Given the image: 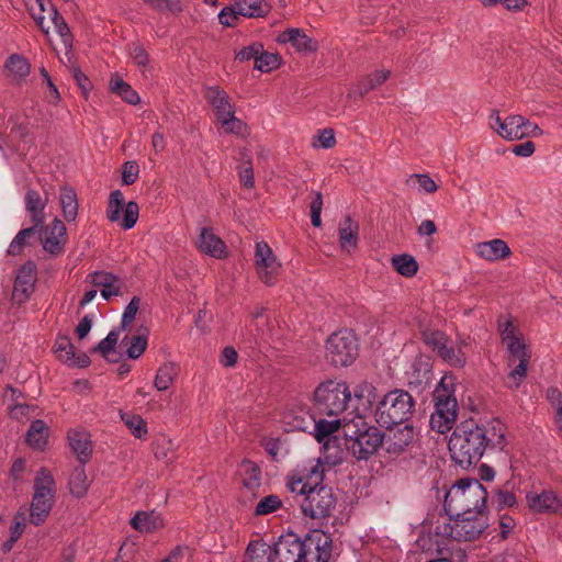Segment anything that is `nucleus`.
<instances>
[{"label": "nucleus", "mask_w": 562, "mask_h": 562, "mask_svg": "<svg viewBox=\"0 0 562 562\" xmlns=\"http://www.w3.org/2000/svg\"><path fill=\"white\" fill-rule=\"evenodd\" d=\"M281 64V57L278 54L266 52L263 48L258 54L255 68L261 72H270L277 69Z\"/></svg>", "instance_id": "49530a36"}, {"label": "nucleus", "mask_w": 562, "mask_h": 562, "mask_svg": "<svg viewBox=\"0 0 562 562\" xmlns=\"http://www.w3.org/2000/svg\"><path fill=\"white\" fill-rule=\"evenodd\" d=\"M247 557L251 562H274V544L263 541H252L248 544Z\"/></svg>", "instance_id": "72a5a7b5"}, {"label": "nucleus", "mask_w": 562, "mask_h": 562, "mask_svg": "<svg viewBox=\"0 0 562 562\" xmlns=\"http://www.w3.org/2000/svg\"><path fill=\"white\" fill-rule=\"evenodd\" d=\"M55 501V481L50 472L41 468L34 479V495L31 504L30 520L40 526L50 513Z\"/></svg>", "instance_id": "1a4fd4ad"}, {"label": "nucleus", "mask_w": 562, "mask_h": 562, "mask_svg": "<svg viewBox=\"0 0 562 562\" xmlns=\"http://www.w3.org/2000/svg\"><path fill=\"white\" fill-rule=\"evenodd\" d=\"M412 181H416L419 190L425 193H434L438 190V186L428 173H414L409 176L406 182L409 184Z\"/></svg>", "instance_id": "5fc2aeb1"}, {"label": "nucleus", "mask_w": 562, "mask_h": 562, "mask_svg": "<svg viewBox=\"0 0 562 562\" xmlns=\"http://www.w3.org/2000/svg\"><path fill=\"white\" fill-rule=\"evenodd\" d=\"M48 429L46 424L41 420H34L26 434V442L34 449H42L46 445Z\"/></svg>", "instance_id": "4c0bfd02"}, {"label": "nucleus", "mask_w": 562, "mask_h": 562, "mask_svg": "<svg viewBox=\"0 0 562 562\" xmlns=\"http://www.w3.org/2000/svg\"><path fill=\"white\" fill-rule=\"evenodd\" d=\"M391 262L392 267L404 277L411 278L417 273V261L411 255L403 254L393 256Z\"/></svg>", "instance_id": "ea45409f"}, {"label": "nucleus", "mask_w": 562, "mask_h": 562, "mask_svg": "<svg viewBox=\"0 0 562 562\" xmlns=\"http://www.w3.org/2000/svg\"><path fill=\"white\" fill-rule=\"evenodd\" d=\"M48 203V193L44 190V195L32 188H27L24 196L25 210L31 216V222L35 227H42L45 222V207Z\"/></svg>", "instance_id": "412c9836"}, {"label": "nucleus", "mask_w": 562, "mask_h": 562, "mask_svg": "<svg viewBox=\"0 0 562 562\" xmlns=\"http://www.w3.org/2000/svg\"><path fill=\"white\" fill-rule=\"evenodd\" d=\"M445 362L454 368H463L467 363L465 353L461 347L456 349L448 342L441 347V350L437 353Z\"/></svg>", "instance_id": "79ce46f5"}, {"label": "nucleus", "mask_w": 562, "mask_h": 562, "mask_svg": "<svg viewBox=\"0 0 562 562\" xmlns=\"http://www.w3.org/2000/svg\"><path fill=\"white\" fill-rule=\"evenodd\" d=\"M198 249L216 259L227 257V248L224 241L213 233L211 228H202L198 243Z\"/></svg>", "instance_id": "b1692460"}, {"label": "nucleus", "mask_w": 562, "mask_h": 562, "mask_svg": "<svg viewBox=\"0 0 562 562\" xmlns=\"http://www.w3.org/2000/svg\"><path fill=\"white\" fill-rule=\"evenodd\" d=\"M224 132L226 134H234L237 136H244L247 133V125L235 116V110L232 111L231 115H227L224 119L218 120Z\"/></svg>", "instance_id": "09e8293b"}, {"label": "nucleus", "mask_w": 562, "mask_h": 562, "mask_svg": "<svg viewBox=\"0 0 562 562\" xmlns=\"http://www.w3.org/2000/svg\"><path fill=\"white\" fill-rule=\"evenodd\" d=\"M147 347V338L143 335L133 336L130 346L126 350V355L131 359L139 358Z\"/></svg>", "instance_id": "bf43d9fd"}, {"label": "nucleus", "mask_w": 562, "mask_h": 562, "mask_svg": "<svg viewBox=\"0 0 562 562\" xmlns=\"http://www.w3.org/2000/svg\"><path fill=\"white\" fill-rule=\"evenodd\" d=\"M138 173H139V167H138L137 162L126 161L123 165V172H122L123 183L125 186L133 184L137 180Z\"/></svg>", "instance_id": "69168bd1"}, {"label": "nucleus", "mask_w": 562, "mask_h": 562, "mask_svg": "<svg viewBox=\"0 0 562 562\" xmlns=\"http://www.w3.org/2000/svg\"><path fill=\"white\" fill-rule=\"evenodd\" d=\"M475 254L484 260L497 261L510 256L512 251L503 239H492L475 245Z\"/></svg>", "instance_id": "393cba45"}, {"label": "nucleus", "mask_w": 562, "mask_h": 562, "mask_svg": "<svg viewBox=\"0 0 562 562\" xmlns=\"http://www.w3.org/2000/svg\"><path fill=\"white\" fill-rule=\"evenodd\" d=\"M506 428L498 419L480 426L473 419L457 425L448 448L452 461L462 469L476 464L486 450L503 451L507 445Z\"/></svg>", "instance_id": "f257e3e1"}, {"label": "nucleus", "mask_w": 562, "mask_h": 562, "mask_svg": "<svg viewBox=\"0 0 562 562\" xmlns=\"http://www.w3.org/2000/svg\"><path fill=\"white\" fill-rule=\"evenodd\" d=\"M414 438L415 432L413 427L405 425L402 428L396 429L392 434V436L390 437L387 451L401 452L414 441Z\"/></svg>", "instance_id": "473e14b6"}, {"label": "nucleus", "mask_w": 562, "mask_h": 562, "mask_svg": "<svg viewBox=\"0 0 562 562\" xmlns=\"http://www.w3.org/2000/svg\"><path fill=\"white\" fill-rule=\"evenodd\" d=\"M274 559L278 562H302L305 559L303 540L294 533L281 536L274 543Z\"/></svg>", "instance_id": "a211bd4d"}, {"label": "nucleus", "mask_w": 562, "mask_h": 562, "mask_svg": "<svg viewBox=\"0 0 562 562\" xmlns=\"http://www.w3.org/2000/svg\"><path fill=\"white\" fill-rule=\"evenodd\" d=\"M260 469L254 462L246 461L243 463V483L247 488L252 490L260 485Z\"/></svg>", "instance_id": "de8ad7c7"}, {"label": "nucleus", "mask_w": 562, "mask_h": 562, "mask_svg": "<svg viewBox=\"0 0 562 562\" xmlns=\"http://www.w3.org/2000/svg\"><path fill=\"white\" fill-rule=\"evenodd\" d=\"M69 487L72 495L82 497L88 490V479L83 468H76L69 480Z\"/></svg>", "instance_id": "37998d69"}, {"label": "nucleus", "mask_w": 562, "mask_h": 562, "mask_svg": "<svg viewBox=\"0 0 562 562\" xmlns=\"http://www.w3.org/2000/svg\"><path fill=\"white\" fill-rule=\"evenodd\" d=\"M60 206L64 218L67 222H74L78 214V200L74 189L64 187L60 190Z\"/></svg>", "instance_id": "f704fd0d"}, {"label": "nucleus", "mask_w": 562, "mask_h": 562, "mask_svg": "<svg viewBox=\"0 0 562 562\" xmlns=\"http://www.w3.org/2000/svg\"><path fill=\"white\" fill-rule=\"evenodd\" d=\"M261 49L262 44L255 42L249 46L243 47L240 50H238L235 55V59L239 61H248L254 59L256 61L258 54L261 53Z\"/></svg>", "instance_id": "680f3d73"}, {"label": "nucleus", "mask_w": 562, "mask_h": 562, "mask_svg": "<svg viewBox=\"0 0 562 562\" xmlns=\"http://www.w3.org/2000/svg\"><path fill=\"white\" fill-rule=\"evenodd\" d=\"M154 454L156 459L167 464L172 462L176 458L172 440L166 437L157 439L154 443Z\"/></svg>", "instance_id": "a18cd8bd"}, {"label": "nucleus", "mask_w": 562, "mask_h": 562, "mask_svg": "<svg viewBox=\"0 0 562 562\" xmlns=\"http://www.w3.org/2000/svg\"><path fill=\"white\" fill-rule=\"evenodd\" d=\"M150 9L157 12H170L178 14L182 12V4L180 0H142Z\"/></svg>", "instance_id": "3c124183"}, {"label": "nucleus", "mask_w": 562, "mask_h": 562, "mask_svg": "<svg viewBox=\"0 0 562 562\" xmlns=\"http://www.w3.org/2000/svg\"><path fill=\"white\" fill-rule=\"evenodd\" d=\"M124 209V215L121 221V226L124 229H131L135 226L139 207L134 201L125 204L124 195L120 190H114L110 193L109 203L106 209V217L111 222H117L121 218V211Z\"/></svg>", "instance_id": "ddd939ff"}, {"label": "nucleus", "mask_w": 562, "mask_h": 562, "mask_svg": "<svg viewBox=\"0 0 562 562\" xmlns=\"http://www.w3.org/2000/svg\"><path fill=\"white\" fill-rule=\"evenodd\" d=\"M110 90L130 104L136 105L140 102L138 93L127 82L123 81L119 77L111 79Z\"/></svg>", "instance_id": "58836bf2"}, {"label": "nucleus", "mask_w": 562, "mask_h": 562, "mask_svg": "<svg viewBox=\"0 0 562 562\" xmlns=\"http://www.w3.org/2000/svg\"><path fill=\"white\" fill-rule=\"evenodd\" d=\"M36 282V266L32 261L25 262L18 271L12 300L22 304L30 297Z\"/></svg>", "instance_id": "6ab92c4d"}, {"label": "nucleus", "mask_w": 562, "mask_h": 562, "mask_svg": "<svg viewBox=\"0 0 562 562\" xmlns=\"http://www.w3.org/2000/svg\"><path fill=\"white\" fill-rule=\"evenodd\" d=\"M495 501L499 509L505 507H513L516 504V496L510 491L498 490L495 496Z\"/></svg>", "instance_id": "774afa93"}, {"label": "nucleus", "mask_w": 562, "mask_h": 562, "mask_svg": "<svg viewBox=\"0 0 562 562\" xmlns=\"http://www.w3.org/2000/svg\"><path fill=\"white\" fill-rule=\"evenodd\" d=\"M487 491L475 479H462L445 496L443 507L450 516L485 514Z\"/></svg>", "instance_id": "7ed1b4c3"}, {"label": "nucleus", "mask_w": 562, "mask_h": 562, "mask_svg": "<svg viewBox=\"0 0 562 562\" xmlns=\"http://www.w3.org/2000/svg\"><path fill=\"white\" fill-rule=\"evenodd\" d=\"M362 428L358 424L346 425L345 446L346 449L357 460H367L373 454L383 441L381 431L375 427H366L364 423L360 419Z\"/></svg>", "instance_id": "0eeeda50"}, {"label": "nucleus", "mask_w": 562, "mask_h": 562, "mask_svg": "<svg viewBox=\"0 0 562 562\" xmlns=\"http://www.w3.org/2000/svg\"><path fill=\"white\" fill-rule=\"evenodd\" d=\"M5 70L14 80H22L30 74V64L26 58L19 54L11 55L5 61Z\"/></svg>", "instance_id": "e433bc0d"}, {"label": "nucleus", "mask_w": 562, "mask_h": 562, "mask_svg": "<svg viewBox=\"0 0 562 562\" xmlns=\"http://www.w3.org/2000/svg\"><path fill=\"white\" fill-rule=\"evenodd\" d=\"M487 527L485 514H464L456 516L451 525H443L436 527V536L430 535L420 536L416 546L422 549L425 557L419 560L424 562H449V558L442 555L440 543L438 540L439 535H447L457 541H472L475 540Z\"/></svg>", "instance_id": "f03ea898"}, {"label": "nucleus", "mask_w": 562, "mask_h": 562, "mask_svg": "<svg viewBox=\"0 0 562 562\" xmlns=\"http://www.w3.org/2000/svg\"><path fill=\"white\" fill-rule=\"evenodd\" d=\"M120 334L116 330H111L104 339H102L94 350L99 351L104 358H108L109 355L114 350Z\"/></svg>", "instance_id": "13d9d810"}, {"label": "nucleus", "mask_w": 562, "mask_h": 562, "mask_svg": "<svg viewBox=\"0 0 562 562\" xmlns=\"http://www.w3.org/2000/svg\"><path fill=\"white\" fill-rule=\"evenodd\" d=\"M526 501L529 509L535 514L562 515V497L553 490L531 491L527 493Z\"/></svg>", "instance_id": "dca6fc26"}, {"label": "nucleus", "mask_w": 562, "mask_h": 562, "mask_svg": "<svg viewBox=\"0 0 562 562\" xmlns=\"http://www.w3.org/2000/svg\"><path fill=\"white\" fill-rule=\"evenodd\" d=\"M41 228V241L44 250L52 255L63 252L67 240L64 223L59 218H54L49 225Z\"/></svg>", "instance_id": "aec40b11"}, {"label": "nucleus", "mask_w": 562, "mask_h": 562, "mask_svg": "<svg viewBox=\"0 0 562 562\" xmlns=\"http://www.w3.org/2000/svg\"><path fill=\"white\" fill-rule=\"evenodd\" d=\"M498 331L502 342L506 347L508 366L515 364L518 359L531 358V350L512 317L498 319Z\"/></svg>", "instance_id": "9b49d317"}, {"label": "nucleus", "mask_w": 562, "mask_h": 562, "mask_svg": "<svg viewBox=\"0 0 562 562\" xmlns=\"http://www.w3.org/2000/svg\"><path fill=\"white\" fill-rule=\"evenodd\" d=\"M50 20L54 23L56 32L60 37L65 54L68 55L72 47V35L65 19L58 13L54 5H50Z\"/></svg>", "instance_id": "c9c22d12"}, {"label": "nucleus", "mask_w": 562, "mask_h": 562, "mask_svg": "<svg viewBox=\"0 0 562 562\" xmlns=\"http://www.w3.org/2000/svg\"><path fill=\"white\" fill-rule=\"evenodd\" d=\"M531 358H522L518 359L517 364H513V369L508 373V385L512 389H517L520 386L525 378L527 376L528 366Z\"/></svg>", "instance_id": "c03bdc74"}, {"label": "nucleus", "mask_w": 562, "mask_h": 562, "mask_svg": "<svg viewBox=\"0 0 562 562\" xmlns=\"http://www.w3.org/2000/svg\"><path fill=\"white\" fill-rule=\"evenodd\" d=\"M140 300L137 296H134L128 305L125 307L122 321H121V327L122 329H125L134 319L137 314V311L139 308Z\"/></svg>", "instance_id": "e2e57ef3"}, {"label": "nucleus", "mask_w": 562, "mask_h": 562, "mask_svg": "<svg viewBox=\"0 0 562 562\" xmlns=\"http://www.w3.org/2000/svg\"><path fill=\"white\" fill-rule=\"evenodd\" d=\"M131 525L140 532H150L162 527V519L154 512H139L131 519Z\"/></svg>", "instance_id": "7c9ffc66"}, {"label": "nucleus", "mask_w": 562, "mask_h": 562, "mask_svg": "<svg viewBox=\"0 0 562 562\" xmlns=\"http://www.w3.org/2000/svg\"><path fill=\"white\" fill-rule=\"evenodd\" d=\"M74 345L67 336H59L56 339L54 351L59 360L68 364H77L82 368L89 363L86 355L75 359Z\"/></svg>", "instance_id": "a878e982"}, {"label": "nucleus", "mask_w": 562, "mask_h": 562, "mask_svg": "<svg viewBox=\"0 0 562 562\" xmlns=\"http://www.w3.org/2000/svg\"><path fill=\"white\" fill-rule=\"evenodd\" d=\"M435 412L430 416V427L439 434L449 431L458 416V402L454 396V378L445 375L434 391Z\"/></svg>", "instance_id": "39448f33"}, {"label": "nucleus", "mask_w": 562, "mask_h": 562, "mask_svg": "<svg viewBox=\"0 0 562 562\" xmlns=\"http://www.w3.org/2000/svg\"><path fill=\"white\" fill-rule=\"evenodd\" d=\"M193 557V550L183 544H178L176 548H173L170 553L165 557L160 562H176L179 560H192Z\"/></svg>", "instance_id": "052dcab7"}, {"label": "nucleus", "mask_w": 562, "mask_h": 562, "mask_svg": "<svg viewBox=\"0 0 562 562\" xmlns=\"http://www.w3.org/2000/svg\"><path fill=\"white\" fill-rule=\"evenodd\" d=\"M358 234L359 224L349 215L345 216L338 227L340 247L347 251L356 249L358 245Z\"/></svg>", "instance_id": "bb28decb"}, {"label": "nucleus", "mask_w": 562, "mask_h": 562, "mask_svg": "<svg viewBox=\"0 0 562 562\" xmlns=\"http://www.w3.org/2000/svg\"><path fill=\"white\" fill-rule=\"evenodd\" d=\"M413 396L405 390L395 389L386 393L376 405L375 422L384 428H392L409 419L414 412Z\"/></svg>", "instance_id": "423d86ee"}, {"label": "nucleus", "mask_w": 562, "mask_h": 562, "mask_svg": "<svg viewBox=\"0 0 562 562\" xmlns=\"http://www.w3.org/2000/svg\"><path fill=\"white\" fill-rule=\"evenodd\" d=\"M69 445L81 463H86L91 454L92 448L89 436L83 431L70 430L68 432Z\"/></svg>", "instance_id": "c756f323"}, {"label": "nucleus", "mask_w": 562, "mask_h": 562, "mask_svg": "<svg viewBox=\"0 0 562 562\" xmlns=\"http://www.w3.org/2000/svg\"><path fill=\"white\" fill-rule=\"evenodd\" d=\"M358 356L356 336L349 330H339L329 336L326 344V357L335 367H347Z\"/></svg>", "instance_id": "9d476101"}, {"label": "nucleus", "mask_w": 562, "mask_h": 562, "mask_svg": "<svg viewBox=\"0 0 562 562\" xmlns=\"http://www.w3.org/2000/svg\"><path fill=\"white\" fill-rule=\"evenodd\" d=\"M304 542L305 558L311 555L315 562H329L331 558L333 540L324 531L314 530L310 532Z\"/></svg>", "instance_id": "f3484780"}, {"label": "nucleus", "mask_w": 562, "mask_h": 562, "mask_svg": "<svg viewBox=\"0 0 562 562\" xmlns=\"http://www.w3.org/2000/svg\"><path fill=\"white\" fill-rule=\"evenodd\" d=\"M255 266L259 279L267 285H272L281 270V263L266 241L256 244Z\"/></svg>", "instance_id": "4468645a"}, {"label": "nucleus", "mask_w": 562, "mask_h": 562, "mask_svg": "<svg viewBox=\"0 0 562 562\" xmlns=\"http://www.w3.org/2000/svg\"><path fill=\"white\" fill-rule=\"evenodd\" d=\"M340 420L334 418L330 420L319 419L315 422V438L318 442H323V448L326 453V459L331 460L334 463L344 459V450L339 445V439L334 436L338 430Z\"/></svg>", "instance_id": "f8f14e48"}, {"label": "nucleus", "mask_w": 562, "mask_h": 562, "mask_svg": "<svg viewBox=\"0 0 562 562\" xmlns=\"http://www.w3.org/2000/svg\"><path fill=\"white\" fill-rule=\"evenodd\" d=\"M234 9L240 16L256 19L267 15L270 11V5L266 0H232Z\"/></svg>", "instance_id": "cd10ccee"}, {"label": "nucleus", "mask_w": 562, "mask_h": 562, "mask_svg": "<svg viewBox=\"0 0 562 562\" xmlns=\"http://www.w3.org/2000/svg\"><path fill=\"white\" fill-rule=\"evenodd\" d=\"M239 16L240 14L237 13V10L234 9V2L232 1L231 5L222 9V11L218 14V20L220 23L224 26L232 27L236 25Z\"/></svg>", "instance_id": "0e129e2a"}, {"label": "nucleus", "mask_w": 562, "mask_h": 562, "mask_svg": "<svg viewBox=\"0 0 562 562\" xmlns=\"http://www.w3.org/2000/svg\"><path fill=\"white\" fill-rule=\"evenodd\" d=\"M391 71L386 69L375 70L374 72L362 78L358 82L357 88L349 92L348 97L352 98L355 94H358L360 98L363 97L369 91L384 83L389 79Z\"/></svg>", "instance_id": "c85d7f7f"}, {"label": "nucleus", "mask_w": 562, "mask_h": 562, "mask_svg": "<svg viewBox=\"0 0 562 562\" xmlns=\"http://www.w3.org/2000/svg\"><path fill=\"white\" fill-rule=\"evenodd\" d=\"M314 398L318 413L338 416L347 409L351 392L345 382L330 380L316 387Z\"/></svg>", "instance_id": "6e6552de"}, {"label": "nucleus", "mask_w": 562, "mask_h": 562, "mask_svg": "<svg viewBox=\"0 0 562 562\" xmlns=\"http://www.w3.org/2000/svg\"><path fill=\"white\" fill-rule=\"evenodd\" d=\"M179 368L173 362L162 363L156 373L154 385L158 391H166L172 385L178 376Z\"/></svg>", "instance_id": "2f4dec72"}, {"label": "nucleus", "mask_w": 562, "mask_h": 562, "mask_svg": "<svg viewBox=\"0 0 562 562\" xmlns=\"http://www.w3.org/2000/svg\"><path fill=\"white\" fill-rule=\"evenodd\" d=\"M310 479L313 485L307 490L308 484H305L300 490L304 496L301 502L302 512L313 519L327 518L334 512L337 498L330 487L319 485L323 480V467L319 461L310 468Z\"/></svg>", "instance_id": "20e7f679"}, {"label": "nucleus", "mask_w": 562, "mask_h": 562, "mask_svg": "<svg viewBox=\"0 0 562 562\" xmlns=\"http://www.w3.org/2000/svg\"><path fill=\"white\" fill-rule=\"evenodd\" d=\"M280 44L290 43L299 53H314L318 48L316 41L308 37L301 29H288L277 37Z\"/></svg>", "instance_id": "5701e85b"}, {"label": "nucleus", "mask_w": 562, "mask_h": 562, "mask_svg": "<svg viewBox=\"0 0 562 562\" xmlns=\"http://www.w3.org/2000/svg\"><path fill=\"white\" fill-rule=\"evenodd\" d=\"M488 125L498 136L507 140L526 137L525 117L518 114L502 120L499 112L493 110L488 117Z\"/></svg>", "instance_id": "2eb2a0df"}, {"label": "nucleus", "mask_w": 562, "mask_h": 562, "mask_svg": "<svg viewBox=\"0 0 562 562\" xmlns=\"http://www.w3.org/2000/svg\"><path fill=\"white\" fill-rule=\"evenodd\" d=\"M424 342L431 348L436 353L441 350L447 342H449L448 337L445 333L440 330H424L422 333Z\"/></svg>", "instance_id": "603ef678"}, {"label": "nucleus", "mask_w": 562, "mask_h": 562, "mask_svg": "<svg viewBox=\"0 0 562 562\" xmlns=\"http://www.w3.org/2000/svg\"><path fill=\"white\" fill-rule=\"evenodd\" d=\"M282 506V502L278 495L270 494L261 498L255 508L256 516H265L274 513Z\"/></svg>", "instance_id": "8fccbe9b"}, {"label": "nucleus", "mask_w": 562, "mask_h": 562, "mask_svg": "<svg viewBox=\"0 0 562 562\" xmlns=\"http://www.w3.org/2000/svg\"><path fill=\"white\" fill-rule=\"evenodd\" d=\"M38 227L32 225L31 227L21 229L13 240L10 243L7 252L10 256H19L22 254L24 247L27 245L31 238L35 237Z\"/></svg>", "instance_id": "a19ab883"}, {"label": "nucleus", "mask_w": 562, "mask_h": 562, "mask_svg": "<svg viewBox=\"0 0 562 562\" xmlns=\"http://www.w3.org/2000/svg\"><path fill=\"white\" fill-rule=\"evenodd\" d=\"M89 277L93 285L99 288L108 289L109 286H113L114 284L119 283V278L111 272L95 271L89 274Z\"/></svg>", "instance_id": "4d7b16f0"}, {"label": "nucleus", "mask_w": 562, "mask_h": 562, "mask_svg": "<svg viewBox=\"0 0 562 562\" xmlns=\"http://www.w3.org/2000/svg\"><path fill=\"white\" fill-rule=\"evenodd\" d=\"M206 102L212 106L216 120H221L232 114L234 105L228 94L218 86L207 87L204 91Z\"/></svg>", "instance_id": "4be33fe9"}, {"label": "nucleus", "mask_w": 562, "mask_h": 562, "mask_svg": "<svg viewBox=\"0 0 562 562\" xmlns=\"http://www.w3.org/2000/svg\"><path fill=\"white\" fill-rule=\"evenodd\" d=\"M315 138L318 142L317 146L322 148H331L336 144L335 133L331 128L318 131ZM313 146H316V144L313 143Z\"/></svg>", "instance_id": "338daca9"}, {"label": "nucleus", "mask_w": 562, "mask_h": 562, "mask_svg": "<svg viewBox=\"0 0 562 562\" xmlns=\"http://www.w3.org/2000/svg\"><path fill=\"white\" fill-rule=\"evenodd\" d=\"M122 419L136 438H144L147 434L146 423L139 415L123 414Z\"/></svg>", "instance_id": "864d4df0"}, {"label": "nucleus", "mask_w": 562, "mask_h": 562, "mask_svg": "<svg viewBox=\"0 0 562 562\" xmlns=\"http://www.w3.org/2000/svg\"><path fill=\"white\" fill-rule=\"evenodd\" d=\"M313 199L310 203L311 210V222L314 227H321L322 218L321 213L323 209V196L319 191H315L312 193Z\"/></svg>", "instance_id": "6e6d98bb"}]
</instances>
